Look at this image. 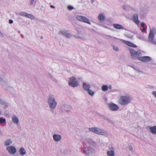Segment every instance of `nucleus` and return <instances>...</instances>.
I'll return each mask as SVG.
<instances>
[{
    "mask_svg": "<svg viewBox=\"0 0 156 156\" xmlns=\"http://www.w3.org/2000/svg\"><path fill=\"white\" fill-rule=\"evenodd\" d=\"M57 104V102L56 101L54 96L52 94L49 95V111L52 114L56 113L55 108Z\"/></svg>",
    "mask_w": 156,
    "mask_h": 156,
    "instance_id": "obj_1",
    "label": "nucleus"
},
{
    "mask_svg": "<svg viewBox=\"0 0 156 156\" xmlns=\"http://www.w3.org/2000/svg\"><path fill=\"white\" fill-rule=\"evenodd\" d=\"M89 130L94 133L102 136H107L108 135L107 132L102 129L98 127H91L89 128Z\"/></svg>",
    "mask_w": 156,
    "mask_h": 156,
    "instance_id": "obj_2",
    "label": "nucleus"
},
{
    "mask_svg": "<svg viewBox=\"0 0 156 156\" xmlns=\"http://www.w3.org/2000/svg\"><path fill=\"white\" fill-rule=\"evenodd\" d=\"M131 100V98L129 96H121L119 99L118 102L120 105L125 106L129 104Z\"/></svg>",
    "mask_w": 156,
    "mask_h": 156,
    "instance_id": "obj_3",
    "label": "nucleus"
},
{
    "mask_svg": "<svg viewBox=\"0 0 156 156\" xmlns=\"http://www.w3.org/2000/svg\"><path fill=\"white\" fill-rule=\"evenodd\" d=\"M156 34V30L154 28L150 30L148 37V42L156 45V38L154 40V35Z\"/></svg>",
    "mask_w": 156,
    "mask_h": 156,
    "instance_id": "obj_4",
    "label": "nucleus"
},
{
    "mask_svg": "<svg viewBox=\"0 0 156 156\" xmlns=\"http://www.w3.org/2000/svg\"><path fill=\"white\" fill-rule=\"evenodd\" d=\"M69 79V84L70 86L73 87H76L78 86L79 83L75 77H71Z\"/></svg>",
    "mask_w": 156,
    "mask_h": 156,
    "instance_id": "obj_5",
    "label": "nucleus"
},
{
    "mask_svg": "<svg viewBox=\"0 0 156 156\" xmlns=\"http://www.w3.org/2000/svg\"><path fill=\"white\" fill-rule=\"evenodd\" d=\"M76 19L79 21L83 22L88 24H91L89 19L86 17L81 15H77L76 16Z\"/></svg>",
    "mask_w": 156,
    "mask_h": 156,
    "instance_id": "obj_6",
    "label": "nucleus"
},
{
    "mask_svg": "<svg viewBox=\"0 0 156 156\" xmlns=\"http://www.w3.org/2000/svg\"><path fill=\"white\" fill-rule=\"evenodd\" d=\"M58 34L60 35H63L68 38H70L72 37V34L67 30H61L58 32Z\"/></svg>",
    "mask_w": 156,
    "mask_h": 156,
    "instance_id": "obj_7",
    "label": "nucleus"
},
{
    "mask_svg": "<svg viewBox=\"0 0 156 156\" xmlns=\"http://www.w3.org/2000/svg\"><path fill=\"white\" fill-rule=\"evenodd\" d=\"M129 51L131 54L132 58L133 59L138 58V57L140 55V52L136 51L133 49L129 48Z\"/></svg>",
    "mask_w": 156,
    "mask_h": 156,
    "instance_id": "obj_8",
    "label": "nucleus"
},
{
    "mask_svg": "<svg viewBox=\"0 0 156 156\" xmlns=\"http://www.w3.org/2000/svg\"><path fill=\"white\" fill-rule=\"evenodd\" d=\"M108 107L110 110L113 111H117L119 109L118 105L112 102L108 104Z\"/></svg>",
    "mask_w": 156,
    "mask_h": 156,
    "instance_id": "obj_9",
    "label": "nucleus"
},
{
    "mask_svg": "<svg viewBox=\"0 0 156 156\" xmlns=\"http://www.w3.org/2000/svg\"><path fill=\"white\" fill-rule=\"evenodd\" d=\"M60 108L62 111L63 112H69L71 109L72 107L70 105L66 104H63L61 106Z\"/></svg>",
    "mask_w": 156,
    "mask_h": 156,
    "instance_id": "obj_10",
    "label": "nucleus"
},
{
    "mask_svg": "<svg viewBox=\"0 0 156 156\" xmlns=\"http://www.w3.org/2000/svg\"><path fill=\"white\" fill-rule=\"evenodd\" d=\"M6 150L9 154H15L16 152V150L15 147L13 146H9L7 147Z\"/></svg>",
    "mask_w": 156,
    "mask_h": 156,
    "instance_id": "obj_11",
    "label": "nucleus"
},
{
    "mask_svg": "<svg viewBox=\"0 0 156 156\" xmlns=\"http://www.w3.org/2000/svg\"><path fill=\"white\" fill-rule=\"evenodd\" d=\"M138 59L144 62H148L152 60L151 58L148 56H143L138 58Z\"/></svg>",
    "mask_w": 156,
    "mask_h": 156,
    "instance_id": "obj_12",
    "label": "nucleus"
},
{
    "mask_svg": "<svg viewBox=\"0 0 156 156\" xmlns=\"http://www.w3.org/2000/svg\"><path fill=\"white\" fill-rule=\"evenodd\" d=\"M84 150H83V153L85 155L89 154L92 151V148L90 147H84Z\"/></svg>",
    "mask_w": 156,
    "mask_h": 156,
    "instance_id": "obj_13",
    "label": "nucleus"
},
{
    "mask_svg": "<svg viewBox=\"0 0 156 156\" xmlns=\"http://www.w3.org/2000/svg\"><path fill=\"white\" fill-rule=\"evenodd\" d=\"M133 19L134 22L137 25H138L140 21L138 20V15L136 14H134L133 16Z\"/></svg>",
    "mask_w": 156,
    "mask_h": 156,
    "instance_id": "obj_14",
    "label": "nucleus"
},
{
    "mask_svg": "<svg viewBox=\"0 0 156 156\" xmlns=\"http://www.w3.org/2000/svg\"><path fill=\"white\" fill-rule=\"evenodd\" d=\"M98 18L101 22H103L106 19L105 14L103 13L99 14L98 17Z\"/></svg>",
    "mask_w": 156,
    "mask_h": 156,
    "instance_id": "obj_15",
    "label": "nucleus"
},
{
    "mask_svg": "<svg viewBox=\"0 0 156 156\" xmlns=\"http://www.w3.org/2000/svg\"><path fill=\"white\" fill-rule=\"evenodd\" d=\"M54 140L56 142L59 141L61 139V136L57 134H54L53 136Z\"/></svg>",
    "mask_w": 156,
    "mask_h": 156,
    "instance_id": "obj_16",
    "label": "nucleus"
},
{
    "mask_svg": "<svg viewBox=\"0 0 156 156\" xmlns=\"http://www.w3.org/2000/svg\"><path fill=\"white\" fill-rule=\"evenodd\" d=\"M8 92H9L12 94H14L16 92V90L14 89L11 87L8 86L6 88H5Z\"/></svg>",
    "mask_w": 156,
    "mask_h": 156,
    "instance_id": "obj_17",
    "label": "nucleus"
},
{
    "mask_svg": "<svg viewBox=\"0 0 156 156\" xmlns=\"http://www.w3.org/2000/svg\"><path fill=\"white\" fill-rule=\"evenodd\" d=\"M122 41L124 44L130 47H136V45L131 42L125 40H123Z\"/></svg>",
    "mask_w": 156,
    "mask_h": 156,
    "instance_id": "obj_18",
    "label": "nucleus"
},
{
    "mask_svg": "<svg viewBox=\"0 0 156 156\" xmlns=\"http://www.w3.org/2000/svg\"><path fill=\"white\" fill-rule=\"evenodd\" d=\"M12 142V140L11 139H8L6 140L4 143V145L5 146H9L11 145Z\"/></svg>",
    "mask_w": 156,
    "mask_h": 156,
    "instance_id": "obj_19",
    "label": "nucleus"
},
{
    "mask_svg": "<svg viewBox=\"0 0 156 156\" xmlns=\"http://www.w3.org/2000/svg\"><path fill=\"white\" fill-rule=\"evenodd\" d=\"M128 66L132 67L136 71V72L138 74V75H137L138 76L140 75V74L142 73H143V72L141 71L140 70V69H139V68H138L136 66H134L132 65H128Z\"/></svg>",
    "mask_w": 156,
    "mask_h": 156,
    "instance_id": "obj_20",
    "label": "nucleus"
},
{
    "mask_svg": "<svg viewBox=\"0 0 156 156\" xmlns=\"http://www.w3.org/2000/svg\"><path fill=\"white\" fill-rule=\"evenodd\" d=\"M100 116L102 118H103L104 120L108 121L109 123L112 124H113V121L106 116L102 115H100Z\"/></svg>",
    "mask_w": 156,
    "mask_h": 156,
    "instance_id": "obj_21",
    "label": "nucleus"
},
{
    "mask_svg": "<svg viewBox=\"0 0 156 156\" xmlns=\"http://www.w3.org/2000/svg\"><path fill=\"white\" fill-rule=\"evenodd\" d=\"M148 129L150 131L151 133L153 134H155L156 133V126H153L148 127Z\"/></svg>",
    "mask_w": 156,
    "mask_h": 156,
    "instance_id": "obj_22",
    "label": "nucleus"
},
{
    "mask_svg": "<svg viewBox=\"0 0 156 156\" xmlns=\"http://www.w3.org/2000/svg\"><path fill=\"white\" fill-rule=\"evenodd\" d=\"M113 27L115 29H124L123 27L121 25L118 24H113Z\"/></svg>",
    "mask_w": 156,
    "mask_h": 156,
    "instance_id": "obj_23",
    "label": "nucleus"
},
{
    "mask_svg": "<svg viewBox=\"0 0 156 156\" xmlns=\"http://www.w3.org/2000/svg\"><path fill=\"white\" fill-rule=\"evenodd\" d=\"M12 120L13 122L15 124H17L19 122L18 118L16 115H13L12 117Z\"/></svg>",
    "mask_w": 156,
    "mask_h": 156,
    "instance_id": "obj_24",
    "label": "nucleus"
},
{
    "mask_svg": "<svg viewBox=\"0 0 156 156\" xmlns=\"http://www.w3.org/2000/svg\"><path fill=\"white\" fill-rule=\"evenodd\" d=\"M83 87L84 90L87 91L90 89V86L88 83H84L83 85Z\"/></svg>",
    "mask_w": 156,
    "mask_h": 156,
    "instance_id": "obj_25",
    "label": "nucleus"
},
{
    "mask_svg": "<svg viewBox=\"0 0 156 156\" xmlns=\"http://www.w3.org/2000/svg\"><path fill=\"white\" fill-rule=\"evenodd\" d=\"M19 152L22 155H24L26 154V151L24 148L21 147L19 150Z\"/></svg>",
    "mask_w": 156,
    "mask_h": 156,
    "instance_id": "obj_26",
    "label": "nucleus"
},
{
    "mask_svg": "<svg viewBox=\"0 0 156 156\" xmlns=\"http://www.w3.org/2000/svg\"><path fill=\"white\" fill-rule=\"evenodd\" d=\"M74 37L76 38L80 39L83 41H85L87 40L86 38L85 37H83L80 36L79 34L75 35L74 36Z\"/></svg>",
    "mask_w": 156,
    "mask_h": 156,
    "instance_id": "obj_27",
    "label": "nucleus"
},
{
    "mask_svg": "<svg viewBox=\"0 0 156 156\" xmlns=\"http://www.w3.org/2000/svg\"><path fill=\"white\" fill-rule=\"evenodd\" d=\"M112 150L108 151L107 152L108 155L109 156H113L114 155V151H113V148H112Z\"/></svg>",
    "mask_w": 156,
    "mask_h": 156,
    "instance_id": "obj_28",
    "label": "nucleus"
},
{
    "mask_svg": "<svg viewBox=\"0 0 156 156\" xmlns=\"http://www.w3.org/2000/svg\"><path fill=\"white\" fill-rule=\"evenodd\" d=\"M26 17L30 18L31 20H34L35 18V17L34 15L28 13H27Z\"/></svg>",
    "mask_w": 156,
    "mask_h": 156,
    "instance_id": "obj_29",
    "label": "nucleus"
},
{
    "mask_svg": "<svg viewBox=\"0 0 156 156\" xmlns=\"http://www.w3.org/2000/svg\"><path fill=\"white\" fill-rule=\"evenodd\" d=\"M85 142L86 143H90V144H95V143L90 138L87 139L86 140Z\"/></svg>",
    "mask_w": 156,
    "mask_h": 156,
    "instance_id": "obj_30",
    "label": "nucleus"
},
{
    "mask_svg": "<svg viewBox=\"0 0 156 156\" xmlns=\"http://www.w3.org/2000/svg\"><path fill=\"white\" fill-rule=\"evenodd\" d=\"M101 89L103 91H107L108 90V86L107 85H103L101 87Z\"/></svg>",
    "mask_w": 156,
    "mask_h": 156,
    "instance_id": "obj_31",
    "label": "nucleus"
},
{
    "mask_svg": "<svg viewBox=\"0 0 156 156\" xmlns=\"http://www.w3.org/2000/svg\"><path fill=\"white\" fill-rule=\"evenodd\" d=\"M88 94L91 96H93L94 94V92L92 90L89 89L87 91Z\"/></svg>",
    "mask_w": 156,
    "mask_h": 156,
    "instance_id": "obj_32",
    "label": "nucleus"
},
{
    "mask_svg": "<svg viewBox=\"0 0 156 156\" xmlns=\"http://www.w3.org/2000/svg\"><path fill=\"white\" fill-rule=\"evenodd\" d=\"M27 13L25 12H19V14L21 16L26 17Z\"/></svg>",
    "mask_w": 156,
    "mask_h": 156,
    "instance_id": "obj_33",
    "label": "nucleus"
},
{
    "mask_svg": "<svg viewBox=\"0 0 156 156\" xmlns=\"http://www.w3.org/2000/svg\"><path fill=\"white\" fill-rule=\"evenodd\" d=\"M6 122V119L5 118H0V123L2 124Z\"/></svg>",
    "mask_w": 156,
    "mask_h": 156,
    "instance_id": "obj_34",
    "label": "nucleus"
},
{
    "mask_svg": "<svg viewBox=\"0 0 156 156\" xmlns=\"http://www.w3.org/2000/svg\"><path fill=\"white\" fill-rule=\"evenodd\" d=\"M36 1L34 0H31L30 3V5L31 6H32L34 3H36Z\"/></svg>",
    "mask_w": 156,
    "mask_h": 156,
    "instance_id": "obj_35",
    "label": "nucleus"
},
{
    "mask_svg": "<svg viewBox=\"0 0 156 156\" xmlns=\"http://www.w3.org/2000/svg\"><path fill=\"white\" fill-rule=\"evenodd\" d=\"M113 48L114 50L116 51H118L119 50V48L116 46H113Z\"/></svg>",
    "mask_w": 156,
    "mask_h": 156,
    "instance_id": "obj_36",
    "label": "nucleus"
},
{
    "mask_svg": "<svg viewBox=\"0 0 156 156\" xmlns=\"http://www.w3.org/2000/svg\"><path fill=\"white\" fill-rule=\"evenodd\" d=\"M5 104L4 101L0 98V104L1 105H4Z\"/></svg>",
    "mask_w": 156,
    "mask_h": 156,
    "instance_id": "obj_37",
    "label": "nucleus"
},
{
    "mask_svg": "<svg viewBox=\"0 0 156 156\" xmlns=\"http://www.w3.org/2000/svg\"><path fill=\"white\" fill-rule=\"evenodd\" d=\"M68 9L69 10H71L73 9V7L71 5H69L68 6Z\"/></svg>",
    "mask_w": 156,
    "mask_h": 156,
    "instance_id": "obj_38",
    "label": "nucleus"
},
{
    "mask_svg": "<svg viewBox=\"0 0 156 156\" xmlns=\"http://www.w3.org/2000/svg\"><path fill=\"white\" fill-rule=\"evenodd\" d=\"M152 94L154 96V97L156 98V91H153L152 92Z\"/></svg>",
    "mask_w": 156,
    "mask_h": 156,
    "instance_id": "obj_39",
    "label": "nucleus"
},
{
    "mask_svg": "<svg viewBox=\"0 0 156 156\" xmlns=\"http://www.w3.org/2000/svg\"><path fill=\"white\" fill-rule=\"evenodd\" d=\"M141 26L142 27H144L145 25V23L143 22H142L141 23Z\"/></svg>",
    "mask_w": 156,
    "mask_h": 156,
    "instance_id": "obj_40",
    "label": "nucleus"
},
{
    "mask_svg": "<svg viewBox=\"0 0 156 156\" xmlns=\"http://www.w3.org/2000/svg\"><path fill=\"white\" fill-rule=\"evenodd\" d=\"M9 23L10 24H12L13 23V21L12 20H9Z\"/></svg>",
    "mask_w": 156,
    "mask_h": 156,
    "instance_id": "obj_41",
    "label": "nucleus"
},
{
    "mask_svg": "<svg viewBox=\"0 0 156 156\" xmlns=\"http://www.w3.org/2000/svg\"><path fill=\"white\" fill-rule=\"evenodd\" d=\"M0 36L2 37H4V34L1 31H0Z\"/></svg>",
    "mask_w": 156,
    "mask_h": 156,
    "instance_id": "obj_42",
    "label": "nucleus"
},
{
    "mask_svg": "<svg viewBox=\"0 0 156 156\" xmlns=\"http://www.w3.org/2000/svg\"><path fill=\"white\" fill-rule=\"evenodd\" d=\"M146 30V29L144 27H143V28L141 29V31L143 32H144Z\"/></svg>",
    "mask_w": 156,
    "mask_h": 156,
    "instance_id": "obj_43",
    "label": "nucleus"
},
{
    "mask_svg": "<svg viewBox=\"0 0 156 156\" xmlns=\"http://www.w3.org/2000/svg\"><path fill=\"white\" fill-rule=\"evenodd\" d=\"M112 89V86L111 85H109L108 86V89Z\"/></svg>",
    "mask_w": 156,
    "mask_h": 156,
    "instance_id": "obj_44",
    "label": "nucleus"
},
{
    "mask_svg": "<svg viewBox=\"0 0 156 156\" xmlns=\"http://www.w3.org/2000/svg\"><path fill=\"white\" fill-rule=\"evenodd\" d=\"M125 35L127 37H129V38H131L133 37V36H129L128 35V34Z\"/></svg>",
    "mask_w": 156,
    "mask_h": 156,
    "instance_id": "obj_45",
    "label": "nucleus"
},
{
    "mask_svg": "<svg viewBox=\"0 0 156 156\" xmlns=\"http://www.w3.org/2000/svg\"><path fill=\"white\" fill-rule=\"evenodd\" d=\"M3 80V79L0 76V82H1V81H2Z\"/></svg>",
    "mask_w": 156,
    "mask_h": 156,
    "instance_id": "obj_46",
    "label": "nucleus"
},
{
    "mask_svg": "<svg viewBox=\"0 0 156 156\" xmlns=\"http://www.w3.org/2000/svg\"><path fill=\"white\" fill-rule=\"evenodd\" d=\"M3 134V133L2 132V131L1 129H0V135H2Z\"/></svg>",
    "mask_w": 156,
    "mask_h": 156,
    "instance_id": "obj_47",
    "label": "nucleus"
},
{
    "mask_svg": "<svg viewBox=\"0 0 156 156\" xmlns=\"http://www.w3.org/2000/svg\"><path fill=\"white\" fill-rule=\"evenodd\" d=\"M50 7L51 8H55V7L53 6V5H50Z\"/></svg>",
    "mask_w": 156,
    "mask_h": 156,
    "instance_id": "obj_48",
    "label": "nucleus"
},
{
    "mask_svg": "<svg viewBox=\"0 0 156 156\" xmlns=\"http://www.w3.org/2000/svg\"><path fill=\"white\" fill-rule=\"evenodd\" d=\"M90 2L91 3H93L94 2V0H91Z\"/></svg>",
    "mask_w": 156,
    "mask_h": 156,
    "instance_id": "obj_49",
    "label": "nucleus"
},
{
    "mask_svg": "<svg viewBox=\"0 0 156 156\" xmlns=\"http://www.w3.org/2000/svg\"><path fill=\"white\" fill-rule=\"evenodd\" d=\"M40 39H43V37L42 36H41V37H40Z\"/></svg>",
    "mask_w": 156,
    "mask_h": 156,
    "instance_id": "obj_50",
    "label": "nucleus"
},
{
    "mask_svg": "<svg viewBox=\"0 0 156 156\" xmlns=\"http://www.w3.org/2000/svg\"><path fill=\"white\" fill-rule=\"evenodd\" d=\"M103 27L105 28H108V27H107V26H106L104 25L103 26Z\"/></svg>",
    "mask_w": 156,
    "mask_h": 156,
    "instance_id": "obj_51",
    "label": "nucleus"
},
{
    "mask_svg": "<svg viewBox=\"0 0 156 156\" xmlns=\"http://www.w3.org/2000/svg\"><path fill=\"white\" fill-rule=\"evenodd\" d=\"M50 76H50V75H49V78L50 77Z\"/></svg>",
    "mask_w": 156,
    "mask_h": 156,
    "instance_id": "obj_52",
    "label": "nucleus"
}]
</instances>
